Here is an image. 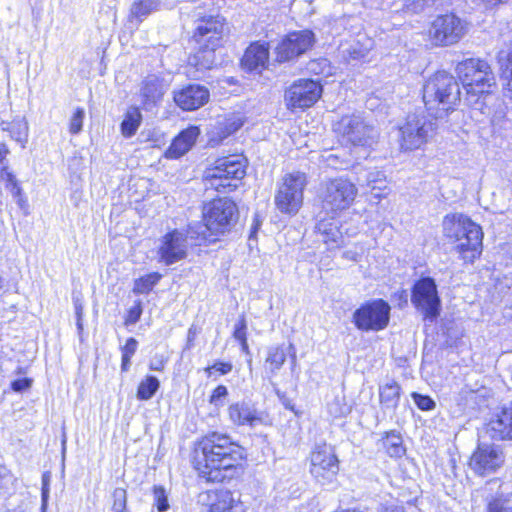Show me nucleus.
Listing matches in <instances>:
<instances>
[{"label":"nucleus","instance_id":"obj_1","mask_svg":"<svg viewBox=\"0 0 512 512\" xmlns=\"http://www.w3.org/2000/svg\"><path fill=\"white\" fill-rule=\"evenodd\" d=\"M243 448L227 434L211 432L195 449L194 468L206 482L219 483L233 476L243 459Z\"/></svg>","mask_w":512,"mask_h":512},{"label":"nucleus","instance_id":"obj_2","mask_svg":"<svg viewBox=\"0 0 512 512\" xmlns=\"http://www.w3.org/2000/svg\"><path fill=\"white\" fill-rule=\"evenodd\" d=\"M455 70L466 92V105L474 114H490L493 89L496 88V78L490 64L484 59L469 58L459 62Z\"/></svg>","mask_w":512,"mask_h":512},{"label":"nucleus","instance_id":"obj_3","mask_svg":"<svg viewBox=\"0 0 512 512\" xmlns=\"http://www.w3.org/2000/svg\"><path fill=\"white\" fill-rule=\"evenodd\" d=\"M461 101L460 86L454 76L438 71L423 86V102L435 119L442 118Z\"/></svg>","mask_w":512,"mask_h":512},{"label":"nucleus","instance_id":"obj_4","mask_svg":"<svg viewBox=\"0 0 512 512\" xmlns=\"http://www.w3.org/2000/svg\"><path fill=\"white\" fill-rule=\"evenodd\" d=\"M445 237L456 243L455 250L465 262H473L482 252V228L463 214L446 215L443 219Z\"/></svg>","mask_w":512,"mask_h":512},{"label":"nucleus","instance_id":"obj_5","mask_svg":"<svg viewBox=\"0 0 512 512\" xmlns=\"http://www.w3.org/2000/svg\"><path fill=\"white\" fill-rule=\"evenodd\" d=\"M193 38L199 45V50L189 57V64L197 70L211 69L215 64V48L223 36V18L213 15L196 14Z\"/></svg>","mask_w":512,"mask_h":512},{"label":"nucleus","instance_id":"obj_6","mask_svg":"<svg viewBox=\"0 0 512 512\" xmlns=\"http://www.w3.org/2000/svg\"><path fill=\"white\" fill-rule=\"evenodd\" d=\"M246 175V159L241 155H230L219 158L204 173L206 187L218 192L233 191Z\"/></svg>","mask_w":512,"mask_h":512},{"label":"nucleus","instance_id":"obj_7","mask_svg":"<svg viewBox=\"0 0 512 512\" xmlns=\"http://www.w3.org/2000/svg\"><path fill=\"white\" fill-rule=\"evenodd\" d=\"M238 218V207L228 197L214 199L203 208L204 226L212 235H222L231 231Z\"/></svg>","mask_w":512,"mask_h":512},{"label":"nucleus","instance_id":"obj_8","mask_svg":"<svg viewBox=\"0 0 512 512\" xmlns=\"http://www.w3.org/2000/svg\"><path fill=\"white\" fill-rule=\"evenodd\" d=\"M436 130V121L424 114H408L403 125L399 127L400 148L412 151L421 148L432 138Z\"/></svg>","mask_w":512,"mask_h":512},{"label":"nucleus","instance_id":"obj_9","mask_svg":"<svg viewBox=\"0 0 512 512\" xmlns=\"http://www.w3.org/2000/svg\"><path fill=\"white\" fill-rule=\"evenodd\" d=\"M356 194L357 188L347 179L340 177L325 182L319 193L322 212L325 215H338L352 205Z\"/></svg>","mask_w":512,"mask_h":512},{"label":"nucleus","instance_id":"obj_10","mask_svg":"<svg viewBox=\"0 0 512 512\" xmlns=\"http://www.w3.org/2000/svg\"><path fill=\"white\" fill-rule=\"evenodd\" d=\"M334 131L352 146L370 147L377 139V130L361 113L344 115L334 124Z\"/></svg>","mask_w":512,"mask_h":512},{"label":"nucleus","instance_id":"obj_11","mask_svg":"<svg viewBox=\"0 0 512 512\" xmlns=\"http://www.w3.org/2000/svg\"><path fill=\"white\" fill-rule=\"evenodd\" d=\"M306 185L307 177L303 172L296 171L284 175L274 198L276 208L283 214H297L303 204Z\"/></svg>","mask_w":512,"mask_h":512},{"label":"nucleus","instance_id":"obj_12","mask_svg":"<svg viewBox=\"0 0 512 512\" xmlns=\"http://www.w3.org/2000/svg\"><path fill=\"white\" fill-rule=\"evenodd\" d=\"M411 303L424 319L434 321L441 312V299L435 279L422 276L412 286Z\"/></svg>","mask_w":512,"mask_h":512},{"label":"nucleus","instance_id":"obj_13","mask_svg":"<svg viewBox=\"0 0 512 512\" xmlns=\"http://www.w3.org/2000/svg\"><path fill=\"white\" fill-rule=\"evenodd\" d=\"M391 307L383 299H373L363 303L353 313V323L361 331H380L390 321Z\"/></svg>","mask_w":512,"mask_h":512},{"label":"nucleus","instance_id":"obj_14","mask_svg":"<svg viewBox=\"0 0 512 512\" xmlns=\"http://www.w3.org/2000/svg\"><path fill=\"white\" fill-rule=\"evenodd\" d=\"M339 472V460L331 445H315L310 454V473L321 485L331 484Z\"/></svg>","mask_w":512,"mask_h":512},{"label":"nucleus","instance_id":"obj_15","mask_svg":"<svg viewBox=\"0 0 512 512\" xmlns=\"http://www.w3.org/2000/svg\"><path fill=\"white\" fill-rule=\"evenodd\" d=\"M192 227L185 232L178 229L166 233L160 240L157 248L158 262L171 266L187 258L189 249V238L192 236Z\"/></svg>","mask_w":512,"mask_h":512},{"label":"nucleus","instance_id":"obj_16","mask_svg":"<svg viewBox=\"0 0 512 512\" xmlns=\"http://www.w3.org/2000/svg\"><path fill=\"white\" fill-rule=\"evenodd\" d=\"M467 32L466 23L453 13L437 16L430 27L429 35L437 46L458 43Z\"/></svg>","mask_w":512,"mask_h":512},{"label":"nucleus","instance_id":"obj_17","mask_svg":"<svg viewBox=\"0 0 512 512\" xmlns=\"http://www.w3.org/2000/svg\"><path fill=\"white\" fill-rule=\"evenodd\" d=\"M315 43V35L311 30L293 31L287 34L275 48L278 62L297 59L310 50Z\"/></svg>","mask_w":512,"mask_h":512},{"label":"nucleus","instance_id":"obj_18","mask_svg":"<svg viewBox=\"0 0 512 512\" xmlns=\"http://www.w3.org/2000/svg\"><path fill=\"white\" fill-rule=\"evenodd\" d=\"M322 94V86L312 79H299L285 91L289 109H305L313 106Z\"/></svg>","mask_w":512,"mask_h":512},{"label":"nucleus","instance_id":"obj_19","mask_svg":"<svg viewBox=\"0 0 512 512\" xmlns=\"http://www.w3.org/2000/svg\"><path fill=\"white\" fill-rule=\"evenodd\" d=\"M504 463V454L499 446L480 443L471 456L470 467L480 476L495 473Z\"/></svg>","mask_w":512,"mask_h":512},{"label":"nucleus","instance_id":"obj_20","mask_svg":"<svg viewBox=\"0 0 512 512\" xmlns=\"http://www.w3.org/2000/svg\"><path fill=\"white\" fill-rule=\"evenodd\" d=\"M175 104L184 111H194L208 103L210 92L207 87L200 84H189L175 91L173 95Z\"/></svg>","mask_w":512,"mask_h":512},{"label":"nucleus","instance_id":"obj_21","mask_svg":"<svg viewBox=\"0 0 512 512\" xmlns=\"http://www.w3.org/2000/svg\"><path fill=\"white\" fill-rule=\"evenodd\" d=\"M228 415L231 422L237 426L255 427L262 424L264 420V413L259 411L251 401L231 404L228 408Z\"/></svg>","mask_w":512,"mask_h":512},{"label":"nucleus","instance_id":"obj_22","mask_svg":"<svg viewBox=\"0 0 512 512\" xmlns=\"http://www.w3.org/2000/svg\"><path fill=\"white\" fill-rule=\"evenodd\" d=\"M321 212L320 214H322ZM337 215H326L319 219L315 225V231L321 235L322 241L327 245L328 249L339 248L343 244V234L341 231L340 221L336 219Z\"/></svg>","mask_w":512,"mask_h":512},{"label":"nucleus","instance_id":"obj_23","mask_svg":"<svg viewBox=\"0 0 512 512\" xmlns=\"http://www.w3.org/2000/svg\"><path fill=\"white\" fill-rule=\"evenodd\" d=\"M167 89L168 84L163 78L154 74L145 77L140 87L143 109L149 110L154 107L162 99Z\"/></svg>","mask_w":512,"mask_h":512},{"label":"nucleus","instance_id":"obj_24","mask_svg":"<svg viewBox=\"0 0 512 512\" xmlns=\"http://www.w3.org/2000/svg\"><path fill=\"white\" fill-rule=\"evenodd\" d=\"M486 433L493 440H512V402L503 406L489 421Z\"/></svg>","mask_w":512,"mask_h":512},{"label":"nucleus","instance_id":"obj_25","mask_svg":"<svg viewBox=\"0 0 512 512\" xmlns=\"http://www.w3.org/2000/svg\"><path fill=\"white\" fill-rule=\"evenodd\" d=\"M207 498L210 501L209 512H245L244 504L228 489L210 490Z\"/></svg>","mask_w":512,"mask_h":512},{"label":"nucleus","instance_id":"obj_26","mask_svg":"<svg viewBox=\"0 0 512 512\" xmlns=\"http://www.w3.org/2000/svg\"><path fill=\"white\" fill-rule=\"evenodd\" d=\"M501 78L504 81V96L512 102V31L504 40V47L498 52Z\"/></svg>","mask_w":512,"mask_h":512},{"label":"nucleus","instance_id":"obj_27","mask_svg":"<svg viewBox=\"0 0 512 512\" xmlns=\"http://www.w3.org/2000/svg\"><path fill=\"white\" fill-rule=\"evenodd\" d=\"M199 135L200 130L196 126L182 130L166 150L165 156L170 159L180 158L192 148Z\"/></svg>","mask_w":512,"mask_h":512},{"label":"nucleus","instance_id":"obj_28","mask_svg":"<svg viewBox=\"0 0 512 512\" xmlns=\"http://www.w3.org/2000/svg\"><path fill=\"white\" fill-rule=\"evenodd\" d=\"M269 61V48L265 43H252L242 58L243 66L249 71L263 70Z\"/></svg>","mask_w":512,"mask_h":512},{"label":"nucleus","instance_id":"obj_29","mask_svg":"<svg viewBox=\"0 0 512 512\" xmlns=\"http://www.w3.org/2000/svg\"><path fill=\"white\" fill-rule=\"evenodd\" d=\"M160 7V0H134L129 11V22L140 24Z\"/></svg>","mask_w":512,"mask_h":512},{"label":"nucleus","instance_id":"obj_30","mask_svg":"<svg viewBox=\"0 0 512 512\" xmlns=\"http://www.w3.org/2000/svg\"><path fill=\"white\" fill-rule=\"evenodd\" d=\"M401 388L396 382L387 383L379 388L380 403L385 410L395 412L400 401Z\"/></svg>","mask_w":512,"mask_h":512},{"label":"nucleus","instance_id":"obj_31","mask_svg":"<svg viewBox=\"0 0 512 512\" xmlns=\"http://www.w3.org/2000/svg\"><path fill=\"white\" fill-rule=\"evenodd\" d=\"M142 113L137 106H130L121 122V133L125 138L134 136L142 123Z\"/></svg>","mask_w":512,"mask_h":512},{"label":"nucleus","instance_id":"obj_32","mask_svg":"<svg viewBox=\"0 0 512 512\" xmlns=\"http://www.w3.org/2000/svg\"><path fill=\"white\" fill-rule=\"evenodd\" d=\"M483 395L480 390H473L469 387H463L455 398L459 411L464 412L466 409H475L483 401Z\"/></svg>","mask_w":512,"mask_h":512},{"label":"nucleus","instance_id":"obj_33","mask_svg":"<svg viewBox=\"0 0 512 512\" xmlns=\"http://www.w3.org/2000/svg\"><path fill=\"white\" fill-rule=\"evenodd\" d=\"M383 447L390 457L399 458L405 454L402 436L399 432L392 430L386 433L383 438Z\"/></svg>","mask_w":512,"mask_h":512},{"label":"nucleus","instance_id":"obj_34","mask_svg":"<svg viewBox=\"0 0 512 512\" xmlns=\"http://www.w3.org/2000/svg\"><path fill=\"white\" fill-rule=\"evenodd\" d=\"M160 388V381L156 376L147 375L137 388V399L141 401L150 400Z\"/></svg>","mask_w":512,"mask_h":512},{"label":"nucleus","instance_id":"obj_35","mask_svg":"<svg viewBox=\"0 0 512 512\" xmlns=\"http://www.w3.org/2000/svg\"><path fill=\"white\" fill-rule=\"evenodd\" d=\"M162 275L158 272L146 274L134 281L133 293L134 294H148L155 285L161 280Z\"/></svg>","mask_w":512,"mask_h":512},{"label":"nucleus","instance_id":"obj_36","mask_svg":"<svg viewBox=\"0 0 512 512\" xmlns=\"http://www.w3.org/2000/svg\"><path fill=\"white\" fill-rule=\"evenodd\" d=\"M286 351L283 347H271L268 350V355L266 358V364L271 372V374H276L278 370L283 366L286 361Z\"/></svg>","mask_w":512,"mask_h":512},{"label":"nucleus","instance_id":"obj_37","mask_svg":"<svg viewBox=\"0 0 512 512\" xmlns=\"http://www.w3.org/2000/svg\"><path fill=\"white\" fill-rule=\"evenodd\" d=\"M154 506L158 512H167L170 508L168 493L161 485L153 487Z\"/></svg>","mask_w":512,"mask_h":512},{"label":"nucleus","instance_id":"obj_38","mask_svg":"<svg viewBox=\"0 0 512 512\" xmlns=\"http://www.w3.org/2000/svg\"><path fill=\"white\" fill-rule=\"evenodd\" d=\"M112 512H130L127 507V491L124 488H116L112 493Z\"/></svg>","mask_w":512,"mask_h":512},{"label":"nucleus","instance_id":"obj_39","mask_svg":"<svg viewBox=\"0 0 512 512\" xmlns=\"http://www.w3.org/2000/svg\"><path fill=\"white\" fill-rule=\"evenodd\" d=\"M84 118V108L77 107L69 119V132L72 135H78L82 131Z\"/></svg>","mask_w":512,"mask_h":512},{"label":"nucleus","instance_id":"obj_40","mask_svg":"<svg viewBox=\"0 0 512 512\" xmlns=\"http://www.w3.org/2000/svg\"><path fill=\"white\" fill-rule=\"evenodd\" d=\"M487 512H512V494L490 501L487 505Z\"/></svg>","mask_w":512,"mask_h":512},{"label":"nucleus","instance_id":"obj_41","mask_svg":"<svg viewBox=\"0 0 512 512\" xmlns=\"http://www.w3.org/2000/svg\"><path fill=\"white\" fill-rule=\"evenodd\" d=\"M411 397L418 409L422 411H432L436 407V402L428 395L413 392Z\"/></svg>","mask_w":512,"mask_h":512},{"label":"nucleus","instance_id":"obj_42","mask_svg":"<svg viewBox=\"0 0 512 512\" xmlns=\"http://www.w3.org/2000/svg\"><path fill=\"white\" fill-rule=\"evenodd\" d=\"M142 313H143L142 301L136 300L134 302V305L132 307H130L129 310L127 311V315L125 317L124 324L126 326L136 324L140 320Z\"/></svg>","mask_w":512,"mask_h":512},{"label":"nucleus","instance_id":"obj_43","mask_svg":"<svg viewBox=\"0 0 512 512\" xmlns=\"http://www.w3.org/2000/svg\"><path fill=\"white\" fill-rule=\"evenodd\" d=\"M233 369L231 362L217 361L213 365L205 368V372L208 377H211L213 372H217L219 375H227Z\"/></svg>","mask_w":512,"mask_h":512},{"label":"nucleus","instance_id":"obj_44","mask_svg":"<svg viewBox=\"0 0 512 512\" xmlns=\"http://www.w3.org/2000/svg\"><path fill=\"white\" fill-rule=\"evenodd\" d=\"M228 395V389L224 385H218L212 392L209 402L210 404L221 407L224 405V399Z\"/></svg>","mask_w":512,"mask_h":512},{"label":"nucleus","instance_id":"obj_45","mask_svg":"<svg viewBox=\"0 0 512 512\" xmlns=\"http://www.w3.org/2000/svg\"><path fill=\"white\" fill-rule=\"evenodd\" d=\"M233 337L237 341L247 339V322L244 315H241L234 326Z\"/></svg>","mask_w":512,"mask_h":512},{"label":"nucleus","instance_id":"obj_46","mask_svg":"<svg viewBox=\"0 0 512 512\" xmlns=\"http://www.w3.org/2000/svg\"><path fill=\"white\" fill-rule=\"evenodd\" d=\"M75 315H76V326L78 333L81 334L83 331V304L80 299L75 298L73 300Z\"/></svg>","mask_w":512,"mask_h":512},{"label":"nucleus","instance_id":"obj_47","mask_svg":"<svg viewBox=\"0 0 512 512\" xmlns=\"http://www.w3.org/2000/svg\"><path fill=\"white\" fill-rule=\"evenodd\" d=\"M31 385L32 380L30 378L16 379L11 382V388L15 392H24L29 389Z\"/></svg>","mask_w":512,"mask_h":512},{"label":"nucleus","instance_id":"obj_48","mask_svg":"<svg viewBox=\"0 0 512 512\" xmlns=\"http://www.w3.org/2000/svg\"><path fill=\"white\" fill-rule=\"evenodd\" d=\"M0 177L5 181L7 189L18 182L15 175L9 170L7 165L1 167Z\"/></svg>","mask_w":512,"mask_h":512},{"label":"nucleus","instance_id":"obj_49","mask_svg":"<svg viewBox=\"0 0 512 512\" xmlns=\"http://www.w3.org/2000/svg\"><path fill=\"white\" fill-rule=\"evenodd\" d=\"M138 347V341L134 337L127 339L125 345L121 348L122 355L133 357Z\"/></svg>","mask_w":512,"mask_h":512},{"label":"nucleus","instance_id":"obj_50","mask_svg":"<svg viewBox=\"0 0 512 512\" xmlns=\"http://www.w3.org/2000/svg\"><path fill=\"white\" fill-rule=\"evenodd\" d=\"M198 328L195 325H191L187 333V342L185 349L190 350L194 346V340L198 334Z\"/></svg>","mask_w":512,"mask_h":512},{"label":"nucleus","instance_id":"obj_51","mask_svg":"<svg viewBox=\"0 0 512 512\" xmlns=\"http://www.w3.org/2000/svg\"><path fill=\"white\" fill-rule=\"evenodd\" d=\"M49 497V476L44 474L42 477V506L44 507Z\"/></svg>","mask_w":512,"mask_h":512},{"label":"nucleus","instance_id":"obj_52","mask_svg":"<svg viewBox=\"0 0 512 512\" xmlns=\"http://www.w3.org/2000/svg\"><path fill=\"white\" fill-rule=\"evenodd\" d=\"M276 394L278 396V398L280 399L281 403L283 404V406L290 410V411H294L295 410V405L292 403V401L285 395V393L277 390L276 391Z\"/></svg>","mask_w":512,"mask_h":512},{"label":"nucleus","instance_id":"obj_53","mask_svg":"<svg viewBox=\"0 0 512 512\" xmlns=\"http://www.w3.org/2000/svg\"><path fill=\"white\" fill-rule=\"evenodd\" d=\"M164 368V361L162 359H153L149 364V369L152 371H162Z\"/></svg>","mask_w":512,"mask_h":512},{"label":"nucleus","instance_id":"obj_54","mask_svg":"<svg viewBox=\"0 0 512 512\" xmlns=\"http://www.w3.org/2000/svg\"><path fill=\"white\" fill-rule=\"evenodd\" d=\"M9 154V149L5 143H0V165H5V160Z\"/></svg>","mask_w":512,"mask_h":512},{"label":"nucleus","instance_id":"obj_55","mask_svg":"<svg viewBox=\"0 0 512 512\" xmlns=\"http://www.w3.org/2000/svg\"><path fill=\"white\" fill-rule=\"evenodd\" d=\"M366 52L367 51L357 50L355 47H351L350 50H349V55L353 59H360V58H364L366 56Z\"/></svg>","mask_w":512,"mask_h":512},{"label":"nucleus","instance_id":"obj_56","mask_svg":"<svg viewBox=\"0 0 512 512\" xmlns=\"http://www.w3.org/2000/svg\"><path fill=\"white\" fill-rule=\"evenodd\" d=\"M18 136L15 138L17 141L21 142L23 140H26V137H27V125L26 124H23V125H18Z\"/></svg>","mask_w":512,"mask_h":512},{"label":"nucleus","instance_id":"obj_57","mask_svg":"<svg viewBox=\"0 0 512 512\" xmlns=\"http://www.w3.org/2000/svg\"><path fill=\"white\" fill-rule=\"evenodd\" d=\"M131 358L130 356H121V370L122 371H128L131 365Z\"/></svg>","mask_w":512,"mask_h":512},{"label":"nucleus","instance_id":"obj_58","mask_svg":"<svg viewBox=\"0 0 512 512\" xmlns=\"http://www.w3.org/2000/svg\"><path fill=\"white\" fill-rule=\"evenodd\" d=\"M8 189L14 198L22 195V188L19 186L18 182L10 186Z\"/></svg>","mask_w":512,"mask_h":512},{"label":"nucleus","instance_id":"obj_59","mask_svg":"<svg viewBox=\"0 0 512 512\" xmlns=\"http://www.w3.org/2000/svg\"><path fill=\"white\" fill-rule=\"evenodd\" d=\"M260 227V223L258 221H254L252 227H251V231H250V235H249V240L253 239L256 237V233L258 231Z\"/></svg>","mask_w":512,"mask_h":512},{"label":"nucleus","instance_id":"obj_60","mask_svg":"<svg viewBox=\"0 0 512 512\" xmlns=\"http://www.w3.org/2000/svg\"><path fill=\"white\" fill-rule=\"evenodd\" d=\"M238 342L240 343L242 352L245 353L246 355H249L250 354V349H249V345H248L247 339H244V340H241V341H238Z\"/></svg>","mask_w":512,"mask_h":512},{"label":"nucleus","instance_id":"obj_61","mask_svg":"<svg viewBox=\"0 0 512 512\" xmlns=\"http://www.w3.org/2000/svg\"><path fill=\"white\" fill-rule=\"evenodd\" d=\"M343 257L348 259V260H353V261H357V253L355 252H352V251H346L343 253Z\"/></svg>","mask_w":512,"mask_h":512},{"label":"nucleus","instance_id":"obj_62","mask_svg":"<svg viewBox=\"0 0 512 512\" xmlns=\"http://www.w3.org/2000/svg\"><path fill=\"white\" fill-rule=\"evenodd\" d=\"M385 512H404L401 506H389L385 509Z\"/></svg>","mask_w":512,"mask_h":512},{"label":"nucleus","instance_id":"obj_63","mask_svg":"<svg viewBox=\"0 0 512 512\" xmlns=\"http://www.w3.org/2000/svg\"><path fill=\"white\" fill-rule=\"evenodd\" d=\"M16 198H17V203L20 206V208H24V206L27 204L26 200L22 197V195L20 197H16Z\"/></svg>","mask_w":512,"mask_h":512},{"label":"nucleus","instance_id":"obj_64","mask_svg":"<svg viewBox=\"0 0 512 512\" xmlns=\"http://www.w3.org/2000/svg\"><path fill=\"white\" fill-rule=\"evenodd\" d=\"M288 348H289V351H293L292 361H293V363H295V361H296L295 348L292 344H290Z\"/></svg>","mask_w":512,"mask_h":512}]
</instances>
